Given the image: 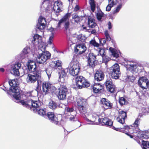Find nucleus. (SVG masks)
Wrapping results in <instances>:
<instances>
[{"instance_id": "f257e3e1", "label": "nucleus", "mask_w": 149, "mask_h": 149, "mask_svg": "<svg viewBox=\"0 0 149 149\" xmlns=\"http://www.w3.org/2000/svg\"><path fill=\"white\" fill-rule=\"evenodd\" d=\"M71 15V13H67L59 20L56 28L52 27L50 28V30L52 32V35L49 38V41L48 42V44L51 45L53 42V38L54 37V33L53 31L60 29L63 24H64V28L65 31L67 32L68 30L69 29L70 23L69 22V20Z\"/></svg>"}, {"instance_id": "f03ea898", "label": "nucleus", "mask_w": 149, "mask_h": 149, "mask_svg": "<svg viewBox=\"0 0 149 149\" xmlns=\"http://www.w3.org/2000/svg\"><path fill=\"white\" fill-rule=\"evenodd\" d=\"M8 83L10 86V89L8 90L4 87L5 88H3V90L5 91L8 94L13 95L16 100H19L20 97V93L18 87V82L17 80H10L9 81Z\"/></svg>"}, {"instance_id": "7ed1b4c3", "label": "nucleus", "mask_w": 149, "mask_h": 149, "mask_svg": "<svg viewBox=\"0 0 149 149\" xmlns=\"http://www.w3.org/2000/svg\"><path fill=\"white\" fill-rule=\"evenodd\" d=\"M112 128L116 130L125 133L131 138L133 137V136L132 134L139 133L140 130L139 127L133 125L130 126L126 125L124 126L123 128H116L114 127H113Z\"/></svg>"}, {"instance_id": "20e7f679", "label": "nucleus", "mask_w": 149, "mask_h": 149, "mask_svg": "<svg viewBox=\"0 0 149 149\" xmlns=\"http://www.w3.org/2000/svg\"><path fill=\"white\" fill-rule=\"evenodd\" d=\"M68 94V89L66 86L63 84L61 85L58 89L56 88L53 95H56L59 100H65L67 98V95Z\"/></svg>"}, {"instance_id": "39448f33", "label": "nucleus", "mask_w": 149, "mask_h": 149, "mask_svg": "<svg viewBox=\"0 0 149 149\" xmlns=\"http://www.w3.org/2000/svg\"><path fill=\"white\" fill-rule=\"evenodd\" d=\"M70 74L75 77L78 75L80 71L81 65L79 62L72 60L70 63L68 67Z\"/></svg>"}, {"instance_id": "423d86ee", "label": "nucleus", "mask_w": 149, "mask_h": 149, "mask_svg": "<svg viewBox=\"0 0 149 149\" xmlns=\"http://www.w3.org/2000/svg\"><path fill=\"white\" fill-rule=\"evenodd\" d=\"M75 80L76 86L79 89H81L84 87H88L90 85V84L87 79L82 76H77L75 78Z\"/></svg>"}, {"instance_id": "0eeeda50", "label": "nucleus", "mask_w": 149, "mask_h": 149, "mask_svg": "<svg viewBox=\"0 0 149 149\" xmlns=\"http://www.w3.org/2000/svg\"><path fill=\"white\" fill-rule=\"evenodd\" d=\"M47 116L50 122L56 125H58L62 120V116L61 114H55L53 112H48Z\"/></svg>"}, {"instance_id": "6e6552de", "label": "nucleus", "mask_w": 149, "mask_h": 149, "mask_svg": "<svg viewBox=\"0 0 149 149\" xmlns=\"http://www.w3.org/2000/svg\"><path fill=\"white\" fill-rule=\"evenodd\" d=\"M86 99L80 97L77 100L78 109L81 113L85 114L87 113V109L86 105L87 104Z\"/></svg>"}, {"instance_id": "1a4fd4ad", "label": "nucleus", "mask_w": 149, "mask_h": 149, "mask_svg": "<svg viewBox=\"0 0 149 149\" xmlns=\"http://www.w3.org/2000/svg\"><path fill=\"white\" fill-rule=\"evenodd\" d=\"M42 91L45 95L50 93L53 95L56 88L52 84L47 81H44L42 83Z\"/></svg>"}, {"instance_id": "9d476101", "label": "nucleus", "mask_w": 149, "mask_h": 149, "mask_svg": "<svg viewBox=\"0 0 149 149\" xmlns=\"http://www.w3.org/2000/svg\"><path fill=\"white\" fill-rule=\"evenodd\" d=\"M112 77L115 79H118L120 76L121 72L120 66L117 63H115L110 69Z\"/></svg>"}, {"instance_id": "9b49d317", "label": "nucleus", "mask_w": 149, "mask_h": 149, "mask_svg": "<svg viewBox=\"0 0 149 149\" xmlns=\"http://www.w3.org/2000/svg\"><path fill=\"white\" fill-rule=\"evenodd\" d=\"M33 39L32 42L33 44L38 45L39 48L41 49L42 51V48L44 50H45L46 45L45 43L42 41L41 36L36 34L33 36Z\"/></svg>"}, {"instance_id": "f8f14e48", "label": "nucleus", "mask_w": 149, "mask_h": 149, "mask_svg": "<svg viewBox=\"0 0 149 149\" xmlns=\"http://www.w3.org/2000/svg\"><path fill=\"white\" fill-rule=\"evenodd\" d=\"M31 74H29L27 75V82L34 83L38 80L41 79V72H32Z\"/></svg>"}, {"instance_id": "ddd939ff", "label": "nucleus", "mask_w": 149, "mask_h": 149, "mask_svg": "<svg viewBox=\"0 0 149 149\" xmlns=\"http://www.w3.org/2000/svg\"><path fill=\"white\" fill-rule=\"evenodd\" d=\"M96 55L92 53H90L88 54L87 61V66L89 68L94 69L96 63L97 62L96 59Z\"/></svg>"}, {"instance_id": "4468645a", "label": "nucleus", "mask_w": 149, "mask_h": 149, "mask_svg": "<svg viewBox=\"0 0 149 149\" xmlns=\"http://www.w3.org/2000/svg\"><path fill=\"white\" fill-rule=\"evenodd\" d=\"M100 102L104 111L111 109L113 108V104L108 99L105 98L101 99Z\"/></svg>"}, {"instance_id": "2eb2a0df", "label": "nucleus", "mask_w": 149, "mask_h": 149, "mask_svg": "<svg viewBox=\"0 0 149 149\" xmlns=\"http://www.w3.org/2000/svg\"><path fill=\"white\" fill-rule=\"evenodd\" d=\"M26 66L30 73L41 72V70L38 68L35 62L33 60H29Z\"/></svg>"}, {"instance_id": "dca6fc26", "label": "nucleus", "mask_w": 149, "mask_h": 149, "mask_svg": "<svg viewBox=\"0 0 149 149\" xmlns=\"http://www.w3.org/2000/svg\"><path fill=\"white\" fill-rule=\"evenodd\" d=\"M104 84L108 92L113 94L116 92L117 88L111 80H107Z\"/></svg>"}, {"instance_id": "f3484780", "label": "nucleus", "mask_w": 149, "mask_h": 149, "mask_svg": "<svg viewBox=\"0 0 149 149\" xmlns=\"http://www.w3.org/2000/svg\"><path fill=\"white\" fill-rule=\"evenodd\" d=\"M139 85L144 90L149 88V80L145 77H141L138 81Z\"/></svg>"}, {"instance_id": "a211bd4d", "label": "nucleus", "mask_w": 149, "mask_h": 149, "mask_svg": "<svg viewBox=\"0 0 149 149\" xmlns=\"http://www.w3.org/2000/svg\"><path fill=\"white\" fill-rule=\"evenodd\" d=\"M127 117V112L123 110H119L118 117L116 118L117 121L119 123L123 124L125 122V120Z\"/></svg>"}, {"instance_id": "6ab92c4d", "label": "nucleus", "mask_w": 149, "mask_h": 149, "mask_svg": "<svg viewBox=\"0 0 149 149\" xmlns=\"http://www.w3.org/2000/svg\"><path fill=\"white\" fill-rule=\"evenodd\" d=\"M29 107L31 110L33 112H36V109H39V107L40 106V104L38 101L33 100L31 99H29Z\"/></svg>"}, {"instance_id": "aec40b11", "label": "nucleus", "mask_w": 149, "mask_h": 149, "mask_svg": "<svg viewBox=\"0 0 149 149\" xmlns=\"http://www.w3.org/2000/svg\"><path fill=\"white\" fill-rule=\"evenodd\" d=\"M91 87L94 93H100L104 91V86L99 83L94 84Z\"/></svg>"}, {"instance_id": "412c9836", "label": "nucleus", "mask_w": 149, "mask_h": 149, "mask_svg": "<svg viewBox=\"0 0 149 149\" xmlns=\"http://www.w3.org/2000/svg\"><path fill=\"white\" fill-rule=\"evenodd\" d=\"M46 23L45 18L42 17H40L38 20V22L37 24L36 28L39 31L42 32V30L45 28V24Z\"/></svg>"}, {"instance_id": "4be33fe9", "label": "nucleus", "mask_w": 149, "mask_h": 149, "mask_svg": "<svg viewBox=\"0 0 149 149\" xmlns=\"http://www.w3.org/2000/svg\"><path fill=\"white\" fill-rule=\"evenodd\" d=\"M98 123L100 125H106L109 126H111L112 129V127H114L112 126L113 122L110 119H109L107 117H104L103 118H98Z\"/></svg>"}, {"instance_id": "5701e85b", "label": "nucleus", "mask_w": 149, "mask_h": 149, "mask_svg": "<svg viewBox=\"0 0 149 149\" xmlns=\"http://www.w3.org/2000/svg\"><path fill=\"white\" fill-rule=\"evenodd\" d=\"M104 77V74L103 72L100 70H97L95 74L94 78L98 81H100L103 80Z\"/></svg>"}, {"instance_id": "b1692460", "label": "nucleus", "mask_w": 149, "mask_h": 149, "mask_svg": "<svg viewBox=\"0 0 149 149\" xmlns=\"http://www.w3.org/2000/svg\"><path fill=\"white\" fill-rule=\"evenodd\" d=\"M63 7V4L62 2L59 0L55 2L53 6L54 11L56 13H59L61 12V9Z\"/></svg>"}, {"instance_id": "393cba45", "label": "nucleus", "mask_w": 149, "mask_h": 149, "mask_svg": "<svg viewBox=\"0 0 149 149\" xmlns=\"http://www.w3.org/2000/svg\"><path fill=\"white\" fill-rule=\"evenodd\" d=\"M86 49L85 46L81 44H79L77 46L75 49V52L77 54H81L84 53Z\"/></svg>"}, {"instance_id": "a878e982", "label": "nucleus", "mask_w": 149, "mask_h": 149, "mask_svg": "<svg viewBox=\"0 0 149 149\" xmlns=\"http://www.w3.org/2000/svg\"><path fill=\"white\" fill-rule=\"evenodd\" d=\"M49 66L54 69H57L58 68L59 69L61 67L62 62L58 60L54 62L52 61L51 62Z\"/></svg>"}, {"instance_id": "bb28decb", "label": "nucleus", "mask_w": 149, "mask_h": 149, "mask_svg": "<svg viewBox=\"0 0 149 149\" xmlns=\"http://www.w3.org/2000/svg\"><path fill=\"white\" fill-rule=\"evenodd\" d=\"M140 137L142 139H147L149 138V130H140L139 132Z\"/></svg>"}, {"instance_id": "cd10ccee", "label": "nucleus", "mask_w": 149, "mask_h": 149, "mask_svg": "<svg viewBox=\"0 0 149 149\" xmlns=\"http://www.w3.org/2000/svg\"><path fill=\"white\" fill-rule=\"evenodd\" d=\"M45 58V57L43 56L41 53L38 54L37 57H36V61L37 63L43 64L46 62Z\"/></svg>"}, {"instance_id": "c85d7f7f", "label": "nucleus", "mask_w": 149, "mask_h": 149, "mask_svg": "<svg viewBox=\"0 0 149 149\" xmlns=\"http://www.w3.org/2000/svg\"><path fill=\"white\" fill-rule=\"evenodd\" d=\"M95 20L91 17L88 18V25L90 28H94L97 25V24L95 22Z\"/></svg>"}, {"instance_id": "c756f323", "label": "nucleus", "mask_w": 149, "mask_h": 149, "mask_svg": "<svg viewBox=\"0 0 149 149\" xmlns=\"http://www.w3.org/2000/svg\"><path fill=\"white\" fill-rule=\"evenodd\" d=\"M58 106L57 103L53 101H51L48 104L49 107L53 110H55L56 109Z\"/></svg>"}, {"instance_id": "7c9ffc66", "label": "nucleus", "mask_w": 149, "mask_h": 149, "mask_svg": "<svg viewBox=\"0 0 149 149\" xmlns=\"http://www.w3.org/2000/svg\"><path fill=\"white\" fill-rule=\"evenodd\" d=\"M39 115L44 116L47 115L45 109H41L40 106L39 107V109H36V112Z\"/></svg>"}, {"instance_id": "2f4dec72", "label": "nucleus", "mask_w": 149, "mask_h": 149, "mask_svg": "<svg viewBox=\"0 0 149 149\" xmlns=\"http://www.w3.org/2000/svg\"><path fill=\"white\" fill-rule=\"evenodd\" d=\"M89 4L90 5V8L91 11L94 12L95 10L96 4L95 0H89Z\"/></svg>"}, {"instance_id": "473e14b6", "label": "nucleus", "mask_w": 149, "mask_h": 149, "mask_svg": "<svg viewBox=\"0 0 149 149\" xmlns=\"http://www.w3.org/2000/svg\"><path fill=\"white\" fill-rule=\"evenodd\" d=\"M109 50L111 53V55L114 57L117 58L119 57V55L117 51L114 48L110 47L109 49Z\"/></svg>"}, {"instance_id": "72a5a7b5", "label": "nucleus", "mask_w": 149, "mask_h": 149, "mask_svg": "<svg viewBox=\"0 0 149 149\" xmlns=\"http://www.w3.org/2000/svg\"><path fill=\"white\" fill-rule=\"evenodd\" d=\"M99 117L97 115H92L90 120H89L88 118L86 119V120L87 121L91 122L92 123H95V124H98L97 122H96L97 119L98 120Z\"/></svg>"}, {"instance_id": "f704fd0d", "label": "nucleus", "mask_w": 149, "mask_h": 149, "mask_svg": "<svg viewBox=\"0 0 149 149\" xmlns=\"http://www.w3.org/2000/svg\"><path fill=\"white\" fill-rule=\"evenodd\" d=\"M119 102L121 106L126 105L128 103L127 100L124 97H119Z\"/></svg>"}, {"instance_id": "c9c22d12", "label": "nucleus", "mask_w": 149, "mask_h": 149, "mask_svg": "<svg viewBox=\"0 0 149 149\" xmlns=\"http://www.w3.org/2000/svg\"><path fill=\"white\" fill-rule=\"evenodd\" d=\"M41 54L45 58V59L46 60V61L47 60L50 58L51 54L48 51H42V52Z\"/></svg>"}, {"instance_id": "e433bc0d", "label": "nucleus", "mask_w": 149, "mask_h": 149, "mask_svg": "<svg viewBox=\"0 0 149 149\" xmlns=\"http://www.w3.org/2000/svg\"><path fill=\"white\" fill-rule=\"evenodd\" d=\"M59 74V78L60 79V81H61V79H63L65 78L67 75V73L64 69L61 70L60 72L58 73Z\"/></svg>"}, {"instance_id": "4c0bfd02", "label": "nucleus", "mask_w": 149, "mask_h": 149, "mask_svg": "<svg viewBox=\"0 0 149 149\" xmlns=\"http://www.w3.org/2000/svg\"><path fill=\"white\" fill-rule=\"evenodd\" d=\"M141 144L143 146V149H149V141L142 140Z\"/></svg>"}, {"instance_id": "58836bf2", "label": "nucleus", "mask_w": 149, "mask_h": 149, "mask_svg": "<svg viewBox=\"0 0 149 149\" xmlns=\"http://www.w3.org/2000/svg\"><path fill=\"white\" fill-rule=\"evenodd\" d=\"M96 17L98 21L101 20L102 18L104 15V14L101 10H100V11L96 13Z\"/></svg>"}, {"instance_id": "ea45409f", "label": "nucleus", "mask_w": 149, "mask_h": 149, "mask_svg": "<svg viewBox=\"0 0 149 149\" xmlns=\"http://www.w3.org/2000/svg\"><path fill=\"white\" fill-rule=\"evenodd\" d=\"M77 38L79 41L81 42H85L86 39V37L82 34L78 35Z\"/></svg>"}, {"instance_id": "a19ab883", "label": "nucleus", "mask_w": 149, "mask_h": 149, "mask_svg": "<svg viewBox=\"0 0 149 149\" xmlns=\"http://www.w3.org/2000/svg\"><path fill=\"white\" fill-rule=\"evenodd\" d=\"M30 49L29 47H26L24 48L22 51V53L21 54L22 56H23L24 55L27 54L30 51Z\"/></svg>"}, {"instance_id": "79ce46f5", "label": "nucleus", "mask_w": 149, "mask_h": 149, "mask_svg": "<svg viewBox=\"0 0 149 149\" xmlns=\"http://www.w3.org/2000/svg\"><path fill=\"white\" fill-rule=\"evenodd\" d=\"M29 99H28L26 100V101H24V100H22L20 101V102L23 106L29 108V107L28 102H29Z\"/></svg>"}, {"instance_id": "37998d69", "label": "nucleus", "mask_w": 149, "mask_h": 149, "mask_svg": "<svg viewBox=\"0 0 149 149\" xmlns=\"http://www.w3.org/2000/svg\"><path fill=\"white\" fill-rule=\"evenodd\" d=\"M90 43L91 45L93 46L94 47H98L100 45V44L97 42L95 39L91 40L90 41Z\"/></svg>"}, {"instance_id": "c03bdc74", "label": "nucleus", "mask_w": 149, "mask_h": 149, "mask_svg": "<svg viewBox=\"0 0 149 149\" xmlns=\"http://www.w3.org/2000/svg\"><path fill=\"white\" fill-rule=\"evenodd\" d=\"M135 78V77L133 75L131 76L127 75L126 78V79L128 81L131 82H134Z\"/></svg>"}, {"instance_id": "a18cd8bd", "label": "nucleus", "mask_w": 149, "mask_h": 149, "mask_svg": "<svg viewBox=\"0 0 149 149\" xmlns=\"http://www.w3.org/2000/svg\"><path fill=\"white\" fill-rule=\"evenodd\" d=\"M75 22L78 23L80 22L81 18L77 14H75L72 17Z\"/></svg>"}, {"instance_id": "49530a36", "label": "nucleus", "mask_w": 149, "mask_h": 149, "mask_svg": "<svg viewBox=\"0 0 149 149\" xmlns=\"http://www.w3.org/2000/svg\"><path fill=\"white\" fill-rule=\"evenodd\" d=\"M103 62L105 63H107L110 60V58L108 56H106V54L102 57Z\"/></svg>"}, {"instance_id": "de8ad7c7", "label": "nucleus", "mask_w": 149, "mask_h": 149, "mask_svg": "<svg viewBox=\"0 0 149 149\" xmlns=\"http://www.w3.org/2000/svg\"><path fill=\"white\" fill-rule=\"evenodd\" d=\"M122 7V4L120 3L118 5L116 9L113 10V13L114 14L118 13Z\"/></svg>"}, {"instance_id": "09e8293b", "label": "nucleus", "mask_w": 149, "mask_h": 149, "mask_svg": "<svg viewBox=\"0 0 149 149\" xmlns=\"http://www.w3.org/2000/svg\"><path fill=\"white\" fill-rule=\"evenodd\" d=\"M141 120V119L140 118H136L133 123L132 124L133 125H134L135 126L139 127V123L140 121Z\"/></svg>"}, {"instance_id": "8fccbe9b", "label": "nucleus", "mask_w": 149, "mask_h": 149, "mask_svg": "<svg viewBox=\"0 0 149 149\" xmlns=\"http://www.w3.org/2000/svg\"><path fill=\"white\" fill-rule=\"evenodd\" d=\"M76 116L71 115L69 116V120L71 122L76 121L77 120V119L76 117Z\"/></svg>"}, {"instance_id": "3c124183", "label": "nucleus", "mask_w": 149, "mask_h": 149, "mask_svg": "<svg viewBox=\"0 0 149 149\" xmlns=\"http://www.w3.org/2000/svg\"><path fill=\"white\" fill-rule=\"evenodd\" d=\"M104 35L106 37V39L107 41H109L111 40V38L109 34L108 33V31H106L104 32Z\"/></svg>"}, {"instance_id": "603ef678", "label": "nucleus", "mask_w": 149, "mask_h": 149, "mask_svg": "<svg viewBox=\"0 0 149 149\" xmlns=\"http://www.w3.org/2000/svg\"><path fill=\"white\" fill-rule=\"evenodd\" d=\"M45 71L46 72L49 78L51 77L52 73V70L49 68H46Z\"/></svg>"}, {"instance_id": "864d4df0", "label": "nucleus", "mask_w": 149, "mask_h": 149, "mask_svg": "<svg viewBox=\"0 0 149 149\" xmlns=\"http://www.w3.org/2000/svg\"><path fill=\"white\" fill-rule=\"evenodd\" d=\"M117 3V0H109V3L112 6L116 5Z\"/></svg>"}, {"instance_id": "5fc2aeb1", "label": "nucleus", "mask_w": 149, "mask_h": 149, "mask_svg": "<svg viewBox=\"0 0 149 149\" xmlns=\"http://www.w3.org/2000/svg\"><path fill=\"white\" fill-rule=\"evenodd\" d=\"M99 53L100 54L102 57L106 54L105 50L102 48H99Z\"/></svg>"}, {"instance_id": "6e6d98bb", "label": "nucleus", "mask_w": 149, "mask_h": 149, "mask_svg": "<svg viewBox=\"0 0 149 149\" xmlns=\"http://www.w3.org/2000/svg\"><path fill=\"white\" fill-rule=\"evenodd\" d=\"M129 68H130L131 70L133 72H136V69L137 66L136 65H130Z\"/></svg>"}, {"instance_id": "4d7b16f0", "label": "nucleus", "mask_w": 149, "mask_h": 149, "mask_svg": "<svg viewBox=\"0 0 149 149\" xmlns=\"http://www.w3.org/2000/svg\"><path fill=\"white\" fill-rule=\"evenodd\" d=\"M13 72L14 73V74L15 75L17 76H19V69H16L15 68H13Z\"/></svg>"}, {"instance_id": "13d9d810", "label": "nucleus", "mask_w": 149, "mask_h": 149, "mask_svg": "<svg viewBox=\"0 0 149 149\" xmlns=\"http://www.w3.org/2000/svg\"><path fill=\"white\" fill-rule=\"evenodd\" d=\"M65 111L67 112H71L74 111V109L73 107H66L65 108Z\"/></svg>"}, {"instance_id": "bf43d9fd", "label": "nucleus", "mask_w": 149, "mask_h": 149, "mask_svg": "<svg viewBox=\"0 0 149 149\" xmlns=\"http://www.w3.org/2000/svg\"><path fill=\"white\" fill-rule=\"evenodd\" d=\"M21 67V64L20 63L17 62L16 63L15 65H14L13 67V68L19 69Z\"/></svg>"}, {"instance_id": "052dcab7", "label": "nucleus", "mask_w": 149, "mask_h": 149, "mask_svg": "<svg viewBox=\"0 0 149 149\" xmlns=\"http://www.w3.org/2000/svg\"><path fill=\"white\" fill-rule=\"evenodd\" d=\"M107 40L105 38H102L100 39L99 41L100 43L103 46L106 43Z\"/></svg>"}, {"instance_id": "680f3d73", "label": "nucleus", "mask_w": 149, "mask_h": 149, "mask_svg": "<svg viewBox=\"0 0 149 149\" xmlns=\"http://www.w3.org/2000/svg\"><path fill=\"white\" fill-rule=\"evenodd\" d=\"M113 7V6H112L111 5H110V4L109 3L106 8V11H110L111 8Z\"/></svg>"}, {"instance_id": "e2e57ef3", "label": "nucleus", "mask_w": 149, "mask_h": 149, "mask_svg": "<svg viewBox=\"0 0 149 149\" xmlns=\"http://www.w3.org/2000/svg\"><path fill=\"white\" fill-rule=\"evenodd\" d=\"M79 9L80 8L78 5H77L74 8L73 10L75 12H76L79 10Z\"/></svg>"}, {"instance_id": "0e129e2a", "label": "nucleus", "mask_w": 149, "mask_h": 149, "mask_svg": "<svg viewBox=\"0 0 149 149\" xmlns=\"http://www.w3.org/2000/svg\"><path fill=\"white\" fill-rule=\"evenodd\" d=\"M108 27L109 29H110L112 28L111 24L110 22L109 21L108 23Z\"/></svg>"}, {"instance_id": "69168bd1", "label": "nucleus", "mask_w": 149, "mask_h": 149, "mask_svg": "<svg viewBox=\"0 0 149 149\" xmlns=\"http://www.w3.org/2000/svg\"><path fill=\"white\" fill-rule=\"evenodd\" d=\"M91 34L94 35H95L97 33L95 29H93L91 31Z\"/></svg>"}, {"instance_id": "338daca9", "label": "nucleus", "mask_w": 149, "mask_h": 149, "mask_svg": "<svg viewBox=\"0 0 149 149\" xmlns=\"http://www.w3.org/2000/svg\"><path fill=\"white\" fill-rule=\"evenodd\" d=\"M4 71H5V70L3 68H0V72H4Z\"/></svg>"}, {"instance_id": "774afa93", "label": "nucleus", "mask_w": 149, "mask_h": 149, "mask_svg": "<svg viewBox=\"0 0 149 149\" xmlns=\"http://www.w3.org/2000/svg\"><path fill=\"white\" fill-rule=\"evenodd\" d=\"M143 116V114L141 113H139L138 115V118H140L142 117Z\"/></svg>"}]
</instances>
